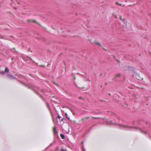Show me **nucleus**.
Wrapping results in <instances>:
<instances>
[{
	"label": "nucleus",
	"mask_w": 151,
	"mask_h": 151,
	"mask_svg": "<svg viewBox=\"0 0 151 151\" xmlns=\"http://www.w3.org/2000/svg\"><path fill=\"white\" fill-rule=\"evenodd\" d=\"M100 124H102L103 123L111 125H118L121 127V129H124L125 130H131L132 131L139 130L141 132L144 134H149V132H146L145 128H144L143 129L135 127L134 125L132 126L130 124H127L124 125L122 124H120L118 123H113V122L110 120L106 119L101 118L99 121Z\"/></svg>",
	"instance_id": "1"
},
{
	"label": "nucleus",
	"mask_w": 151,
	"mask_h": 151,
	"mask_svg": "<svg viewBox=\"0 0 151 151\" xmlns=\"http://www.w3.org/2000/svg\"><path fill=\"white\" fill-rule=\"evenodd\" d=\"M7 75L8 76V78L9 79L13 80L16 78L15 76H14L12 75L8 74Z\"/></svg>",
	"instance_id": "2"
},
{
	"label": "nucleus",
	"mask_w": 151,
	"mask_h": 151,
	"mask_svg": "<svg viewBox=\"0 0 151 151\" xmlns=\"http://www.w3.org/2000/svg\"><path fill=\"white\" fill-rule=\"evenodd\" d=\"M11 51L12 52H14L15 53L17 54H19V52L16 50L15 48H11L10 49Z\"/></svg>",
	"instance_id": "3"
},
{
	"label": "nucleus",
	"mask_w": 151,
	"mask_h": 151,
	"mask_svg": "<svg viewBox=\"0 0 151 151\" xmlns=\"http://www.w3.org/2000/svg\"><path fill=\"white\" fill-rule=\"evenodd\" d=\"M94 43L96 45H98L100 47L101 46V45L100 43H99L96 41L94 42Z\"/></svg>",
	"instance_id": "4"
},
{
	"label": "nucleus",
	"mask_w": 151,
	"mask_h": 151,
	"mask_svg": "<svg viewBox=\"0 0 151 151\" xmlns=\"http://www.w3.org/2000/svg\"><path fill=\"white\" fill-rule=\"evenodd\" d=\"M53 130L54 133L57 134L58 132L56 130V128L55 127H54Z\"/></svg>",
	"instance_id": "5"
},
{
	"label": "nucleus",
	"mask_w": 151,
	"mask_h": 151,
	"mask_svg": "<svg viewBox=\"0 0 151 151\" xmlns=\"http://www.w3.org/2000/svg\"><path fill=\"white\" fill-rule=\"evenodd\" d=\"M60 136L62 139H65V137L64 135L63 134H60Z\"/></svg>",
	"instance_id": "6"
},
{
	"label": "nucleus",
	"mask_w": 151,
	"mask_h": 151,
	"mask_svg": "<svg viewBox=\"0 0 151 151\" xmlns=\"http://www.w3.org/2000/svg\"><path fill=\"white\" fill-rule=\"evenodd\" d=\"M65 115L67 119H70V117L68 115L67 113H65Z\"/></svg>",
	"instance_id": "7"
},
{
	"label": "nucleus",
	"mask_w": 151,
	"mask_h": 151,
	"mask_svg": "<svg viewBox=\"0 0 151 151\" xmlns=\"http://www.w3.org/2000/svg\"><path fill=\"white\" fill-rule=\"evenodd\" d=\"M9 69L7 67H6L5 68V71H4L5 73H7L9 71Z\"/></svg>",
	"instance_id": "8"
},
{
	"label": "nucleus",
	"mask_w": 151,
	"mask_h": 151,
	"mask_svg": "<svg viewBox=\"0 0 151 151\" xmlns=\"http://www.w3.org/2000/svg\"><path fill=\"white\" fill-rule=\"evenodd\" d=\"M130 67L128 66H126V67H125L124 68V69L125 70H129V69H130Z\"/></svg>",
	"instance_id": "9"
},
{
	"label": "nucleus",
	"mask_w": 151,
	"mask_h": 151,
	"mask_svg": "<svg viewBox=\"0 0 151 151\" xmlns=\"http://www.w3.org/2000/svg\"><path fill=\"white\" fill-rule=\"evenodd\" d=\"M5 72L4 71H0V73L1 74L4 75L5 74Z\"/></svg>",
	"instance_id": "10"
},
{
	"label": "nucleus",
	"mask_w": 151,
	"mask_h": 151,
	"mask_svg": "<svg viewBox=\"0 0 151 151\" xmlns=\"http://www.w3.org/2000/svg\"><path fill=\"white\" fill-rule=\"evenodd\" d=\"M60 151H67L66 149L64 148L61 149Z\"/></svg>",
	"instance_id": "11"
},
{
	"label": "nucleus",
	"mask_w": 151,
	"mask_h": 151,
	"mask_svg": "<svg viewBox=\"0 0 151 151\" xmlns=\"http://www.w3.org/2000/svg\"><path fill=\"white\" fill-rule=\"evenodd\" d=\"M122 21L125 24V23H126L127 22L126 21V20L124 19H123V20H122Z\"/></svg>",
	"instance_id": "12"
},
{
	"label": "nucleus",
	"mask_w": 151,
	"mask_h": 151,
	"mask_svg": "<svg viewBox=\"0 0 151 151\" xmlns=\"http://www.w3.org/2000/svg\"><path fill=\"white\" fill-rule=\"evenodd\" d=\"M70 110L73 113V114H74L73 110L71 109H70Z\"/></svg>",
	"instance_id": "13"
},
{
	"label": "nucleus",
	"mask_w": 151,
	"mask_h": 151,
	"mask_svg": "<svg viewBox=\"0 0 151 151\" xmlns=\"http://www.w3.org/2000/svg\"><path fill=\"white\" fill-rule=\"evenodd\" d=\"M52 145V144H51L48 147H47L45 149V150H47L48 148Z\"/></svg>",
	"instance_id": "14"
},
{
	"label": "nucleus",
	"mask_w": 151,
	"mask_h": 151,
	"mask_svg": "<svg viewBox=\"0 0 151 151\" xmlns=\"http://www.w3.org/2000/svg\"><path fill=\"white\" fill-rule=\"evenodd\" d=\"M116 4H119L120 6H121V5H122V4H119V3H118V2H116Z\"/></svg>",
	"instance_id": "15"
},
{
	"label": "nucleus",
	"mask_w": 151,
	"mask_h": 151,
	"mask_svg": "<svg viewBox=\"0 0 151 151\" xmlns=\"http://www.w3.org/2000/svg\"><path fill=\"white\" fill-rule=\"evenodd\" d=\"M28 50L29 51H31V52H32V51L31 50V49L30 48H29L28 49Z\"/></svg>",
	"instance_id": "16"
},
{
	"label": "nucleus",
	"mask_w": 151,
	"mask_h": 151,
	"mask_svg": "<svg viewBox=\"0 0 151 151\" xmlns=\"http://www.w3.org/2000/svg\"><path fill=\"white\" fill-rule=\"evenodd\" d=\"M121 75L120 74H118L117 75L116 77H119Z\"/></svg>",
	"instance_id": "17"
},
{
	"label": "nucleus",
	"mask_w": 151,
	"mask_h": 151,
	"mask_svg": "<svg viewBox=\"0 0 151 151\" xmlns=\"http://www.w3.org/2000/svg\"><path fill=\"white\" fill-rule=\"evenodd\" d=\"M82 151H86L84 147H83L82 148Z\"/></svg>",
	"instance_id": "18"
},
{
	"label": "nucleus",
	"mask_w": 151,
	"mask_h": 151,
	"mask_svg": "<svg viewBox=\"0 0 151 151\" xmlns=\"http://www.w3.org/2000/svg\"><path fill=\"white\" fill-rule=\"evenodd\" d=\"M58 117L59 118V119H60V118L61 117H60V116L59 115H58Z\"/></svg>",
	"instance_id": "19"
},
{
	"label": "nucleus",
	"mask_w": 151,
	"mask_h": 151,
	"mask_svg": "<svg viewBox=\"0 0 151 151\" xmlns=\"http://www.w3.org/2000/svg\"><path fill=\"white\" fill-rule=\"evenodd\" d=\"M65 120V119H64L63 118V119H61V121H62L64 122V121Z\"/></svg>",
	"instance_id": "20"
},
{
	"label": "nucleus",
	"mask_w": 151,
	"mask_h": 151,
	"mask_svg": "<svg viewBox=\"0 0 151 151\" xmlns=\"http://www.w3.org/2000/svg\"><path fill=\"white\" fill-rule=\"evenodd\" d=\"M81 76L82 77H84V75H82V74H81Z\"/></svg>",
	"instance_id": "21"
},
{
	"label": "nucleus",
	"mask_w": 151,
	"mask_h": 151,
	"mask_svg": "<svg viewBox=\"0 0 151 151\" xmlns=\"http://www.w3.org/2000/svg\"><path fill=\"white\" fill-rule=\"evenodd\" d=\"M120 19L122 21L123 20V19H122V17H120Z\"/></svg>",
	"instance_id": "22"
},
{
	"label": "nucleus",
	"mask_w": 151,
	"mask_h": 151,
	"mask_svg": "<svg viewBox=\"0 0 151 151\" xmlns=\"http://www.w3.org/2000/svg\"><path fill=\"white\" fill-rule=\"evenodd\" d=\"M114 17L116 18H117V17L116 15H114Z\"/></svg>",
	"instance_id": "23"
},
{
	"label": "nucleus",
	"mask_w": 151,
	"mask_h": 151,
	"mask_svg": "<svg viewBox=\"0 0 151 151\" xmlns=\"http://www.w3.org/2000/svg\"><path fill=\"white\" fill-rule=\"evenodd\" d=\"M116 61L118 62H119V61L117 60H116Z\"/></svg>",
	"instance_id": "24"
},
{
	"label": "nucleus",
	"mask_w": 151,
	"mask_h": 151,
	"mask_svg": "<svg viewBox=\"0 0 151 151\" xmlns=\"http://www.w3.org/2000/svg\"><path fill=\"white\" fill-rule=\"evenodd\" d=\"M114 59H116V57H114Z\"/></svg>",
	"instance_id": "25"
},
{
	"label": "nucleus",
	"mask_w": 151,
	"mask_h": 151,
	"mask_svg": "<svg viewBox=\"0 0 151 151\" xmlns=\"http://www.w3.org/2000/svg\"><path fill=\"white\" fill-rule=\"evenodd\" d=\"M76 79V78L75 77H74V80H75Z\"/></svg>",
	"instance_id": "26"
},
{
	"label": "nucleus",
	"mask_w": 151,
	"mask_h": 151,
	"mask_svg": "<svg viewBox=\"0 0 151 151\" xmlns=\"http://www.w3.org/2000/svg\"><path fill=\"white\" fill-rule=\"evenodd\" d=\"M22 58H23V59H24V58H25V57H22Z\"/></svg>",
	"instance_id": "27"
},
{
	"label": "nucleus",
	"mask_w": 151,
	"mask_h": 151,
	"mask_svg": "<svg viewBox=\"0 0 151 151\" xmlns=\"http://www.w3.org/2000/svg\"><path fill=\"white\" fill-rule=\"evenodd\" d=\"M77 74H80V73H78Z\"/></svg>",
	"instance_id": "28"
}]
</instances>
